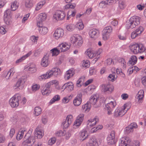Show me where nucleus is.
I'll return each mask as SVG.
<instances>
[{
  "instance_id": "338daca9",
  "label": "nucleus",
  "mask_w": 146,
  "mask_h": 146,
  "mask_svg": "<svg viewBox=\"0 0 146 146\" xmlns=\"http://www.w3.org/2000/svg\"><path fill=\"white\" fill-rule=\"evenodd\" d=\"M107 5L108 4L106 1H102L99 3V6L100 8H104L106 7Z\"/></svg>"
},
{
  "instance_id": "b1692460",
  "label": "nucleus",
  "mask_w": 146,
  "mask_h": 146,
  "mask_svg": "<svg viewBox=\"0 0 146 146\" xmlns=\"http://www.w3.org/2000/svg\"><path fill=\"white\" fill-rule=\"evenodd\" d=\"M137 60V57L136 56L132 55L130 57L127 64L129 65H134L136 63Z\"/></svg>"
},
{
  "instance_id": "774afa93",
  "label": "nucleus",
  "mask_w": 146,
  "mask_h": 146,
  "mask_svg": "<svg viewBox=\"0 0 146 146\" xmlns=\"http://www.w3.org/2000/svg\"><path fill=\"white\" fill-rule=\"evenodd\" d=\"M96 70L94 67H91L90 68V74L91 75H93L96 74Z\"/></svg>"
},
{
  "instance_id": "423d86ee",
  "label": "nucleus",
  "mask_w": 146,
  "mask_h": 146,
  "mask_svg": "<svg viewBox=\"0 0 146 146\" xmlns=\"http://www.w3.org/2000/svg\"><path fill=\"white\" fill-rule=\"evenodd\" d=\"M64 30L61 28H58L55 31L53 35V37L56 40H58L64 35Z\"/></svg>"
},
{
  "instance_id": "e433bc0d",
  "label": "nucleus",
  "mask_w": 146,
  "mask_h": 146,
  "mask_svg": "<svg viewBox=\"0 0 146 146\" xmlns=\"http://www.w3.org/2000/svg\"><path fill=\"white\" fill-rule=\"evenodd\" d=\"M58 82L56 80H54L50 81L45 84L44 88H46L48 89H50V88L51 85L54 84H57Z\"/></svg>"
},
{
  "instance_id": "a211bd4d",
  "label": "nucleus",
  "mask_w": 146,
  "mask_h": 146,
  "mask_svg": "<svg viewBox=\"0 0 146 146\" xmlns=\"http://www.w3.org/2000/svg\"><path fill=\"white\" fill-rule=\"evenodd\" d=\"M35 133L36 136L37 138L39 139L41 138L44 135L43 130L39 127H37L36 129Z\"/></svg>"
},
{
  "instance_id": "c85d7f7f",
  "label": "nucleus",
  "mask_w": 146,
  "mask_h": 146,
  "mask_svg": "<svg viewBox=\"0 0 146 146\" xmlns=\"http://www.w3.org/2000/svg\"><path fill=\"white\" fill-rule=\"evenodd\" d=\"M38 30L40 34L43 35L46 34L48 31V28L45 26L39 28Z\"/></svg>"
},
{
  "instance_id": "49530a36",
  "label": "nucleus",
  "mask_w": 146,
  "mask_h": 146,
  "mask_svg": "<svg viewBox=\"0 0 146 146\" xmlns=\"http://www.w3.org/2000/svg\"><path fill=\"white\" fill-rule=\"evenodd\" d=\"M110 34L109 33H105V32L102 31V38L104 40H108L110 37Z\"/></svg>"
},
{
  "instance_id": "052dcab7",
  "label": "nucleus",
  "mask_w": 146,
  "mask_h": 146,
  "mask_svg": "<svg viewBox=\"0 0 146 146\" xmlns=\"http://www.w3.org/2000/svg\"><path fill=\"white\" fill-rule=\"evenodd\" d=\"M126 6L125 3L123 1H120L119 2V7L122 10Z\"/></svg>"
},
{
  "instance_id": "13d9d810",
  "label": "nucleus",
  "mask_w": 146,
  "mask_h": 146,
  "mask_svg": "<svg viewBox=\"0 0 146 146\" xmlns=\"http://www.w3.org/2000/svg\"><path fill=\"white\" fill-rule=\"evenodd\" d=\"M56 139L55 137L51 138L48 141V144L50 145H52L56 142Z\"/></svg>"
},
{
  "instance_id": "69168bd1",
  "label": "nucleus",
  "mask_w": 146,
  "mask_h": 146,
  "mask_svg": "<svg viewBox=\"0 0 146 146\" xmlns=\"http://www.w3.org/2000/svg\"><path fill=\"white\" fill-rule=\"evenodd\" d=\"M90 62L88 60L84 61L82 64L83 67L88 68L89 66Z\"/></svg>"
},
{
  "instance_id": "6e6d98bb",
  "label": "nucleus",
  "mask_w": 146,
  "mask_h": 146,
  "mask_svg": "<svg viewBox=\"0 0 146 146\" xmlns=\"http://www.w3.org/2000/svg\"><path fill=\"white\" fill-rule=\"evenodd\" d=\"M133 131V130L131 128V127H130L129 125L126 127L124 131L125 133L129 134L131 132H132Z\"/></svg>"
},
{
  "instance_id": "a18cd8bd",
  "label": "nucleus",
  "mask_w": 146,
  "mask_h": 146,
  "mask_svg": "<svg viewBox=\"0 0 146 146\" xmlns=\"http://www.w3.org/2000/svg\"><path fill=\"white\" fill-rule=\"evenodd\" d=\"M70 124V123L66 120H64L63 121L62 123V126L64 128L66 129L68 128Z\"/></svg>"
},
{
  "instance_id": "a878e982",
  "label": "nucleus",
  "mask_w": 146,
  "mask_h": 146,
  "mask_svg": "<svg viewBox=\"0 0 146 146\" xmlns=\"http://www.w3.org/2000/svg\"><path fill=\"white\" fill-rule=\"evenodd\" d=\"M48 58L46 56H44L42 58L41 62V65L43 67H46L47 66L48 64Z\"/></svg>"
},
{
  "instance_id": "864d4df0",
  "label": "nucleus",
  "mask_w": 146,
  "mask_h": 146,
  "mask_svg": "<svg viewBox=\"0 0 146 146\" xmlns=\"http://www.w3.org/2000/svg\"><path fill=\"white\" fill-rule=\"evenodd\" d=\"M11 11L10 9H8L4 13V17H11Z\"/></svg>"
},
{
  "instance_id": "5fc2aeb1",
  "label": "nucleus",
  "mask_w": 146,
  "mask_h": 146,
  "mask_svg": "<svg viewBox=\"0 0 146 146\" xmlns=\"http://www.w3.org/2000/svg\"><path fill=\"white\" fill-rule=\"evenodd\" d=\"M91 143L92 144H94V145L96 143L98 144V141L97 140V139L95 136L92 137L90 139V143Z\"/></svg>"
},
{
  "instance_id": "4be33fe9",
  "label": "nucleus",
  "mask_w": 146,
  "mask_h": 146,
  "mask_svg": "<svg viewBox=\"0 0 146 146\" xmlns=\"http://www.w3.org/2000/svg\"><path fill=\"white\" fill-rule=\"evenodd\" d=\"M144 95V92L142 90H140L138 92L137 99L138 100L139 103H141L142 102Z\"/></svg>"
},
{
  "instance_id": "3c124183",
  "label": "nucleus",
  "mask_w": 146,
  "mask_h": 146,
  "mask_svg": "<svg viewBox=\"0 0 146 146\" xmlns=\"http://www.w3.org/2000/svg\"><path fill=\"white\" fill-rule=\"evenodd\" d=\"M65 120L71 124L73 121V117L72 115L71 114L68 115Z\"/></svg>"
},
{
  "instance_id": "72a5a7b5",
  "label": "nucleus",
  "mask_w": 146,
  "mask_h": 146,
  "mask_svg": "<svg viewBox=\"0 0 146 146\" xmlns=\"http://www.w3.org/2000/svg\"><path fill=\"white\" fill-rule=\"evenodd\" d=\"M85 81V77L83 76L80 78L77 81L76 86L78 87H80Z\"/></svg>"
},
{
  "instance_id": "7ed1b4c3",
  "label": "nucleus",
  "mask_w": 146,
  "mask_h": 146,
  "mask_svg": "<svg viewBox=\"0 0 146 146\" xmlns=\"http://www.w3.org/2000/svg\"><path fill=\"white\" fill-rule=\"evenodd\" d=\"M70 40L74 46H80L83 42L82 37L78 34H74L70 38Z\"/></svg>"
},
{
  "instance_id": "de8ad7c7",
  "label": "nucleus",
  "mask_w": 146,
  "mask_h": 146,
  "mask_svg": "<svg viewBox=\"0 0 146 146\" xmlns=\"http://www.w3.org/2000/svg\"><path fill=\"white\" fill-rule=\"evenodd\" d=\"M45 2L44 1L40 2L38 3L35 8V10L38 11L40 10L45 4Z\"/></svg>"
},
{
  "instance_id": "603ef678",
  "label": "nucleus",
  "mask_w": 146,
  "mask_h": 146,
  "mask_svg": "<svg viewBox=\"0 0 146 146\" xmlns=\"http://www.w3.org/2000/svg\"><path fill=\"white\" fill-rule=\"evenodd\" d=\"M25 5L26 7L29 8L32 6L33 4L31 0H26Z\"/></svg>"
},
{
  "instance_id": "a19ab883",
  "label": "nucleus",
  "mask_w": 146,
  "mask_h": 146,
  "mask_svg": "<svg viewBox=\"0 0 146 146\" xmlns=\"http://www.w3.org/2000/svg\"><path fill=\"white\" fill-rule=\"evenodd\" d=\"M51 92V91L50 89H48L46 88H44L41 91L42 94L43 95H48Z\"/></svg>"
},
{
  "instance_id": "7c9ffc66",
  "label": "nucleus",
  "mask_w": 146,
  "mask_h": 146,
  "mask_svg": "<svg viewBox=\"0 0 146 146\" xmlns=\"http://www.w3.org/2000/svg\"><path fill=\"white\" fill-rule=\"evenodd\" d=\"M139 70V69L137 67L134 66L129 68L127 72L129 75H130L133 73H136Z\"/></svg>"
},
{
  "instance_id": "0eeeda50",
  "label": "nucleus",
  "mask_w": 146,
  "mask_h": 146,
  "mask_svg": "<svg viewBox=\"0 0 146 146\" xmlns=\"http://www.w3.org/2000/svg\"><path fill=\"white\" fill-rule=\"evenodd\" d=\"M25 82V80L22 78L19 79L17 81L16 83L13 86L15 89H19L22 90L23 88L24 84Z\"/></svg>"
},
{
  "instance_id": "f3484780",
  "label": "nucleus",
  "mask_w": 146,
  "mask_h": 146,
  "mask_svg": "<svg viewBox=\"0 0 146 146\" xmlns=\"http://www.w3.org/2000/svg\"><path fill=\"white\" fill-rule=\"evenodd\" d=\"M74 88V85L71 82H68L65 84L62 87V89H66L68 92L73 90Z\"/></svg>"
},
{
  "instance_id": "58836bf2",
  "label": "nucleus",
  "mask_w": 146,
  "mask_h": 146,
  "mask_svg": "<svg viewBox=\"0 0 146 146\" xmlns=\"http://www.w3.org/2000/svg\"><path fill=\"white\" fill-rule=\"evenodd\" d=\"M47 19V16L45 13H41L39 15L38 20L42 22L45 21Z\"/></svg>"
},
{
  "instance_id": "8fccbe9b",
  "label": "nucleus",
  "mask_w": 146,
  "mask_h": 146,
  "mask_svg": "<svg viewBox=\"0 0 146 146\" xmlns=\"http://www.w3.org/2000/svg\"><path fill=\"white\" fill-rule=\"evenodd\" d=\"M66 28V29L69 31H73L75 28V25L73 24H69L67 25Z\"/></svg>"
},
{
  "instance_id": "473e14b6",
  "label": "nucleus",
  "mask_w": 146,
  "mask_h": 146,
  "mask_svg": "<svg viewBox=\"0 0 146 146\" xmlns=\"http://www.w3.org/2000/svg\"><path fill=\"white\" fill-rule=\"evenodd\" d=\"M51 52L52 54V56H56L58 55L60 52H61L60 50L58 49V46L56 48H53L51 50Z\"/></svg>"
},
{
  "instance_id": "bb28decb",
  "label": "nucleus",
  "mask_w": 146,
  "mask_h": 146,
  "mask_svg": "<svg viewBox=\"0 0 146 146\" xmlns=\"http://www.w3.org/2000/svg\"><path fill=\"white\" fill-rule=\"evenodd\" d=\"M117 61L120 66L123 69H124L126 67V63L124 58H119L118 59Z\"/></svg>"
},
{
  "instance_id": "37998d69",
  "label": "nucleus",
  "mask_w": 146,
  "mask_h": 146,
  "mask_svg": "<svg viewBox=\"0 0 146 146\" xmlns=\"http://www.w3.org/2000/svg\"><path fill=\"white\" fill-rule=\"evenodd\" d=\"M112 27L111 26H109L105 27L103 31L105 33L111 34L112 33Z\"/></svg>"
},
{
  "instance_id": "e2e57ef3",
  "label": "nucleus",
  "mask_w": 146,
  "mask_h": 146,
  "mask_svg": "<svg viewBox=\"0 0 146 146\" xmlns=\"http://www.w3.org/2000/svg\"><path fill=\"white\" fill-rule=\"evenodd\" d=\"M105 109L107 111V114L108 115H110L112 114L113 110L112 108H108V106H106Z\"/></svg>"
},
{
  "instance_id": "0e129e2a",
  "label": "nucleus",
  "mask_w": 146,
  "mask_h": 146,
  "mask_svg": "<svg viewBox=\"0 0 146 146\" xmlns=\"http://www.w3.org/2000/svg\"><path fill=\"white\" fill-rule=\"evenodd\" d=\"M40 86L39 85L35 84L32 86V91L35 92L38 90L40 88Z\"/></svg>"
},
{
  "instance_id": "ddd939ff",
  "label": "nucleus",
  "mask_w": 146,
  "mask_h": 146,
  "mask_svg": "<svg viewBox=\"0 0 146 146\" xmlns=\"http://www.w3.org/2000/svg\"><path fill=\"white\" fill-rule=\"evenodd\" d=\"M70 45L67 43L65 42H62L58 46V49L62 52H64L68 50L70 48Z\"/></svg>"
},
{
  "instance_id": "f257e3e1",
  "label": "nucleus",
  "mask_w": 146,
  "mask_h": 146,
  "mask_svg": "<svg viewBox=\"0 0 146 146\" xmlns=\"http://www.w3.org/2000/svg\"><path fill=\"white\" fill-rule=\"evenodd\" d=\"M26 102V99L24 97L22 99L21 95L18 93L14 95L9 100V104L12 108H16L18 107L20 103L24 104Z\"/></svg>"
},
{
  "instance_id": "bf43d9fd",
  "label": "nucleus",
  "mask_w": 146,
  "mask_h": 146,
  "mask_svg": "<svg viewBox=\"0 0 146 146\" xmlns=\"http://www.w3.org/2000/svg\"><path fill=\"white\" fill-rule=\"evenodd\" d=\"M4 21L6 24L10 25L11 23V17H4Z\"/></svg>"
},
{
  "instance_id": "4c0bfd02",
  "label": "nucleus",
  "mask_w": 146,
  "mask_h": 146,
  "mask_svg": "<svg viewBox=\"0 0 146 146\" xmlns=\"http://www.w3.org/2000/svg\"><path fill=\"white\" fill-rule=\"evenodd\" d=\"M116 105L115 101L113 100L112 99V100L109 102V103H107L106 106H108V108H114Z\"/></svg>"
},
{
  "instance_id": "dca6fc26",
  "label": "nucleus",
  "mask_w": 146,
  "mask_h": 146,
  "mask_svg": "<svg viewBox=\"0 0 146 146\" xmlns=\"http://www.w3.org/2000/svg\"><path fill=\"white\" fill-rule=\"evenodd\" d=\"M82 95L81 93L78 94L73 101V104L75 106H78L81 103L82 99Z\"/></svg>"
},
{
  "instance_id": "6ab92c4d",
  "label": "nucleus",
  "mask_w": 146,
  "mask_h": 146,
  "mask_svg": "<svg viewBox=\"0 0 146 146\" xmlns=\"http://www.w3.org/2000/svg\"><path fill=\"white\" fill-rule=\"evenodd\" d=\"M131 141L124 138H121L119 141V146H130L129 144Z\"/></svg>"
},
{
  "instance_id": "393cba45",
  "label": "nucleus",
  "mask_w": 146,
  "mask_h": 146,
  "mask_svg": "<svg viewBox=\"0 0 146 146\" xmlns=\"http://www.w3.org/2000/svg\"><path fill=\"white\" fill-rule=\"evenodd\" d=\"M26 129L25 128H22L20 129L17 136V139L18 140L22 139L23 137L25 131H26Z\"/></svg>"
},
{
  "instance_id": "79ce46f5",
  "label": "nucleus",
  "mask_w": 146,
  "mask_h": 146,
  "mask_svg": "<svg viewBox=\"0 0 146 146\" xmlns=\"http://www.w3.org/2000/svg\"><path fill=\"white\" fill-rule=\"evenodd\" d=\"M19 5L17 1H14L11 3V9L13 11H15L17 9Z\"/></svg>"
},
{
  "instance_id": "4d7b16f0",
  "label": "nucleus",
  "mask_w": 146,
  "mask_h": 146,
  "mask_svg": "<svg viewBox=\"0 0 146 146\" xmlns=\"http://www.w3.org/2000/svg\"><path fill=\"white\" fill-rule=\"evenodd\" d=\"M65 133V131L59 130L55 133V135L56 136L58 137L62 136L64 135Z\"/></svg>"
},
{
  "instance_id": "6e6552de",
  "label": "nucleus",
  "mask_w": 146,
  "mask_h": 146,
  "mask_svg": "<svg viewBox=\"0 0 146 146\" xmlns=\"http://www.w3.org/2000/svg\"><path fill=\"white\" fill-rule=\"evenodd\" d=\"M144 30V28L140 26L135 31H133L131 34V37L132 39H134L136 37L140 36L141 33Z\"/></svg>"
},
{
  "instance_id": "ea45409f",
  "label": "nucleus",
  "mask_w": 146,
  "mask_h": 146,
  "mask_svg": "<svg viewBox=\"0 0 146 146\" xmlns=\"http://www.w3.org/2000/svg\"><path fill=\"white\" fill-rule=\"evenodd\" d=\"M77 28L79 30H82L84 27V25L81 21L77 23L75 25V27Z\"/></svg>"
},
{
  "instance_id": "9b49d317",
  "label": "nucleus",
  "mask_w": 146,
  "mask_h": 146,
  "mask_svg": "<svg viewBox=\"0 0 146 146\" xmlns=\"http://www.w3.org/2000/svg\"><path fill=\"white\" fill-rule=\"evenodd\" d=\"M35 142V137L33 136H30L28 139L24 140L23 142V145H27V146H31Z\"/></svg>"
},
{
  "instance_id": "20e7f679",
  "label": "nucleus",
  "mask_w": 146,
  "mask_h": 146,
  "mask_svg": "<svg viewBox=\"0 0 146 146\" xmlns=\"http://www.w3.org/2000/svg\"><path fill=\"white\" fill-rule=\"evenodd\" d=\"M130 28L133 29L135 27L140 23L139 18L136 16L131 17L129 20Z\"/></svg>"
},
{
  "instance_id": "f03ea898",
  "label": "nucleus",
  "mask_w": 146,
  "mask_h": 146,
  "mask_svg": "<svg viewBox=\"0 0 146 146\" xmlns=\"http://www.w3.org/2000/svg\"><path fill=\"white\" fill-rule=\"evenodd\" d=\"M127 106V105L125 104L121 107L117 108L115 110L113 117H118L123 116L127 111V110L126 109Z\"/></svg>"
},
{
  "instance_id": "5701e85b",
  "label": "nucleus",
  "mask_w": 146,
  "mask_h": 146,
  "mask_svg": "<svg viewBox=\"0 0 146 146\" xmlns=\"http://www.w3.org/2000/svg\"><path fill=\"white\" fill-rule=\"evenodd\" d=\"M103 88L105 92H111L113 90L114 88L112 85L108 84L104 85Z\"/></svg>"
},
{
  "instance_id": "c03bdc74",
  "label": "nucleus",
  "mask_w": 146,
  "mask_h": 146,
  "mask_svg": "<svg viewBox=\"0 0 146 146\" xmlns=\"http://www.w3.org/2000/svg\"><path fill=\"white\" fill-rule=\"evenodd\" d=\"M60 96L58 95H56L53 98L50 100V103L51 104L55 102L58 101L60 100Z\"/></svg>"
},
{
  "instance_id": "f704fd0d",
  "label": "nucleus",
  "mask_w": 146,
  "mask_h": 146,
  "mask_svg": "<svg viewBox=\"0 0 146 146\" xmlns=\"http://www.w3.org/2000/svg\"><path fill=\"white\" fill-rule=\"evenodd\" d=\"M37 70L36 66L34 64H32L29 66L28 70L33 73L35 72Z\"/></svg>"
},
{
  "instance_id": "9d476101",
  "label": "nucleus",
  "mask_w": 146,
  "mask_h": 146,
  "mask_svg": "<svg viewBox=\"0 0 146 146\" xmlns=\"http://www.w3.org/2000/svg\"><path fill=\"white\" fill-rule=\"evenodd\" d=\"M84 114L80 113L77 117L74 123V125L79 126L82 123L84 119Z\"/></svg>"
},
{
  "instance_id": "f8f14e48",
  "label": "nucleus",
  "mask_w": 146,
  "mask_h": 146,
  "mask_svg": "<svg viewBox=\"0 0 146 146\" xmlns=\"http://www.w3.org/2000/svg\"><path fill=\"white\" fill-rule=\"evenodd\" d=\"M115 132L113 131H111L108 135L107 138L108 143L110 144H113L115 143Z\"/></svg>"
},
{
  "instance_id": "412c9836",
  "label": "nucleus",
  "mask_w": 146,
  "mask_h": 146,
  "mask_svg": "<svg viewBox=\"0 0 146 146\" xmlns=\"http://www.w3.org/2000/svg\"><path fill=\"white\" fill-rule=\"evenodd\" d=\"M74 71L73 69H70L67 71L64 76L65 80H68L74 76Z\"/></svg>"
},
{
  "instance_id": "09e8293b",
  "label": "nucleus",
  "mask_w": 146,
  "mask_h": 146,
  "mask_svg": "<svg viewBox=\"0 0 146 146\" xmlns=\"http://www.w3.org/2000/svg\"><path fill=\"white\" fill-rule=\"evenodd\" d=\"M116 74L115 72H113L111 74L109 75L108 77V79L109 80L112 82L115 80V76Z\"/></svg>"
},
{
  "instance_id": "c756f323",
  "label": "nucleus",
  "mask_w": 146,
  "mask_h": 146,
  "mask_svg": "<svg viewBox=\"0 0 146 146\" xmlns=\"http://www.w3.org/2000/svg\"><path fill=\"white\" fill-rule=\"evenodd\" d=\"M42 112L41 108L39 107H36L34 108V114L35 116H37L40 115Z\"/></svg>"
},
{
  "instance_id": "cd10ccee",
  "label": "nucleus",
  "mask_w": 146,
  "mask_h": 146,
  "mask_svg": "<svg viewBox=\"0 0 146 146\" xmlns=\"http://www.w3.org/2000/svg\"><path fill=\"white\" fill-rule=\"evenodd\" d=\"M91 105L88 102L82 106V108L86 113H88L90 110Z\"/></svg>"
},
{
  "instance_id": "39448f33",
  "label": "nucleus",
  "mask_w": 146,
  "mask_h": 146,
  "mask_svg": "<svg viewBox=\"0 0 146 146\" xmlns=\"http://www.w3.org/2000/svg\"><path fill=\"white\" fill-rule=\"evenodd\" d=\"M65 16L64 12L60 10L57 11L53 15V19L56 21L63 20Z\"/></svg>"
},
{
  "instance_id": "aec40b11",
  "label": "nucleus",
  "mask_w": 146,
  "mask_h": 146,
  "mask_svg": "<svg viewBox=\"0 0 146 146\" xmlns=\"http://www.w3.org/2000/svg\"><path fill=\"white\" fill-rule=\"evenodd\" d=\"M88 136L87 131L85 130H83L81 131L79 135L80 139L83 141L87 138Z\"/></svg>"
},
{
  "instance_id": "2f4dec72",
  "label": "nucleus",
  "mask_w": 146,
  "mask_h": 146,
  "mask_svg": "<svg viewBox=\"0 0 146 146\" xmlns=\"http://www.w3.org/2000/svg\"><path fill=\"white\" fill-rule=\"evenodd\" d=\"M54 76L56 77L58 75L60 74L61 72L60 69L58 68H54L51 69Z\"/></svg>"
},
{
  "instance_id": "2eb2a0df",
  "label": "nucleus",
  "mask_w": 146,
  "mask_h": 146,
  "mask_svg": "<svg viewBox=\"0 0 146 146\" xmlns=\"http://www.w3.org/2000/svg\"><path fill=\"white\" fill-rule=\"evenodd\" d=\"M98 100V97L96 95L92 96L88 102L90 104L93 105L95 108L97 107L98 106L97 105V103Z\"/></svg>"
},
{
  "instance_id": "1a4fd4ad",
  "label": "nucleus",
  "mask_w": 146,
  "mask_h": 146,
  "mask_svg": "<svg viewBox=\"0 0 146 146\" xmlns=\"http://www.w3.org/2000/svg\"><path fill=\"white\" fill-rule=\"evenodd\" d=\"M99 33V30L94 28L89 31V35L90 37L95 40L98 38Z\"/></svg>"
},
{
  "instance_id": "680f3d73",
  "label": "nucleus",
  "mask_w": 146,
  "mask_h": 146,
  "mask_svg": "<svg viewBox=\"0 0 146 146\" xmlns=\"http://www.w3.org/2000/svg\"><path fill=\"white\" fill-rule=\"evenodd\" d=\"M87 54L88 56L91 58H93L96 56V54H94L93 52L91 51L88 52Z\"/></svg>"
},
{
  "instance_id": "c9c22d12",
  "label": "nucleus",
  "mask_w": 146,
  "mask_h": 146,
  "mask_svg": "<svg viewBox=\"0 0 146 146\" xmlns=\"http://www.w3.org/2000/svg\"><path fill=\"white\" fill-rule=\"evenodd\" d=\"M15 72V71H14V68H11L7 73L5 72L4 73V76L5 77L8 76V78H7V79H9L11 75H12V76H13Z\"/></svg>"
},
{
  "instance_id": "4468645a",
  "label": "nucleus",
  "mask_w": 146,
  "mask_h": 146,
  "mask_svg": "<svg viewBox=\"0 0 146 146\" xmlns=\"http://www.w3.org/2000/svg\"><path fill=\"white\" fill-rule=\"evenodd\" d=\"M98 119L96 117L88 119L87 121V126L88 128H91L95 125L98 121Z\"/></svg>"
}]
</instances>
